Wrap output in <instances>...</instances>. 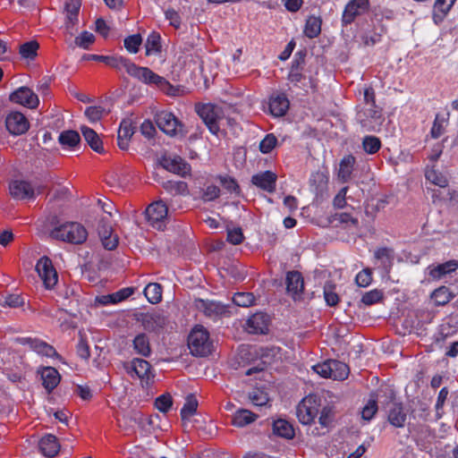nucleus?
I'll use <instances>...</instances> for the list:
<instances>
[{
  "instance_id": "5",
  "label": "nucleus",
  "mask_w": 458,
  "mask_h": 458,
  "mask_svg": "<svg viewBox=\"0 0 458 458\" xmlns=\"http://www.w3.org/2000/svg\"><path fill=\"white\" fill-rule=\"evenodd\" d=\"M320 400L315 395L306 396L297 405L296 415L303 425L311 424L319 412Z\"/></svg>"
},
{
  "instance_id": "47",
  "label": "nucleus",
  "mask_w": 458,
  "mask_h": 458,
  "mask_svg": "<svg viewBox=\"0 0 458 458\" xmlns=\"http://www.w3.org/2000/svg\"><path fill=\"white\" fill-rule=\"evenodd\" d=\"M233 301L239 307H250L255 301V297L252 293H236L233 297Z\"/></svg>"
},
{
  "instance_id": "63",
  "label": "nucleus",
  "mask_w": 458,
  "mask_h": 458,
  "mask_svg": "<svg viewBox=\"0 0 458 458\" xmlns=\"http://www.w3.org/2000/svg\"><path fill=\"white\" fill-rule=\"evenodd\" d=\"M105 112V109L101 106H89L85 110V115L91 121V122H97L101 119L103 114Z\"/></svg>"
},
{
  "instance_id": "53",
  "label": "nucleus",
  "mask_w": 458,
  "mask_h": 458,
  "mask_svg": "<svg viewBox=\"0 0 458 458\" xmlns=\"http://www.w3.org/2000/svg\"><path fill=\"white\" fill-rule=\"evenodd\" d=\"M141 43L142 38L140 34L131 35L124 39V47L127 49L128 52L136 54L138 53Z\"/></svg>"
},
{
  "instance_id": "39",
  "label": "nucleus",
  "mask_w": 458,
  "mask_h": 458,
  "mask_svg": "<svg viewBox=\"0 0 458 458\" xmlns=\"http://www.w3.org/2000/svg\"><path fill=\"white\" fill-rule=\"evenodd\" d=\"M58 140L63 147L73 148L80 143L81 137L76 131L68 130L60 133Z\"/></svg>"
},
{
  "instance_id": "20",
  "label": "nucleus",
  "mask_w": 458,
  "mask_h": 458,
  "mask_svg": "<svg viewBox=\"0 0 458 458\" xmlns=\"http://www.w3.org/2000/svg\"><path fill=\"white\" fill-rule=\"evenodd\" d=\"M126 371L130 374L134 373L139 378L149 379L151 374V365L146 360L134 358L131 362L124 365Z\"/></svg>"
},
{
  "instance_id": "31",
  "label": "nucleus",
  "mask_w": 458,
  "mask_h": 458,
  "mask_svg": "<svg viewBox=\"0 0 458 458\" xmlns=\"http://www.w3.org/2000/svg\"><path fill=\"white\" fill-rule=\"evenodd\" d=\"M456 0H436L433 9V20L439 25L450 11Z\"/></svg>"
},
{
  "instance_id": "46",
  "label": "nucleus",
  "mask_w": 458,
  "mask_h": 458,
  "mask_svg": "<svg viewBox=\"0 0 458 458\" xmlns=\"http://www.w3.org/2000/svg\"><path fill=\"white\" fill-rule=\"evenodd\" d=\"M162 186L167 192L174 195L183 194L187 191V183L184 182L165 181Z\"/></svg>"
},
{
  "instance_id": "7",
  "label": "nucleus",
  "mask_w": 458,
  "mask_h": 458,
  "mask_svg": "<svg viewBox=\"0 0 458 458\" xmlns=\"http://www.w3.org/2000/svg\"><path fill=\"white\" fill-rule=\"evenodd\" d=\"M134 318L137 322L141 324L146 331L155 333H157L163 329L167 322L166 317L161 310L138 312L134 314Z\"/></svg>"
},
{
  "instance_id": "13",
  "label": "nucleus",
  "mask_w": 458,
  "mask_h": 458,
  "mask_svg": "<svg viewBox=\"0 0 458 458\" xmlns=\"http://www.w3.org/2000/svg\"><path fill=\"white\" fill-rule=\"evenodd\" d=\"M9 191L11 196L18 200L35 199V190L30 182L23 180H14L10 182Z\"/></svg>"
},
{
  "instance_id": "11",
  "label": "nucleus",
  "mask_w": 458,
  "mask_h": 458,
  "mask_svg": "<svg viewBox=\"0 0 458 458\" xmlns=\"http://www.w3.org/2000/svg\"><path fill=\"white\" fill-rule=\"evenodd\" d=\"M36 270L47 288H52L58 280V276L49 258H40L36 265Z\"/></svg>"
},
{
  "instance_id": "49",
  "label": "nucleus",
  "mask_w": 458,
  "mask_h": 458,
  "mask_svg": "<svg viewBox=\"0 0 458 458\" xmlns=\"http://www.w3.org/2000/svg\"><path fill=\"white\" fill-rule=\"evenodd\" d=\"M333 379L344 380L349 375V367L341 361L333 360Z\"/></svg>"
},
{
  "instance_id": "19",
  "label": "nucleus",
  "mask_w": 458,
  "mask_h": 458,
  "mask_svg": "<svg viewBox=\"0 0 458 458\" xmlns=\"http://www.w3.org/2000/svg\"><path fill=\"white\" fill-rule=\"evenodd\" d=\"M270 318L267 314L258 312L247 320V330L250 334H267Z\"/></svg>"
},
{
  "instance_id": "56",
  "label": "nucleus",
  "mask_w": 458,
  "mask_h": 458,
  "mask_svg": "<svg viewBox=\"0 0 458 458\" xmlns=\"http://www.w3.org/2000/svg\"><path fill=\"white\" fill-rule=\"evenodd\" d=\"M277 139L273 133L267 134L259 143V150L263 154H268L276 146Z\"/></svg>"
},
{
  "instance_id": "29",
  "label": "nucleus",
  "mask_w": 458,
  "mask_h": 458,
  "mask_svg": "<svg viewBox=\"0 0 458 458\" xmlns=\"http://www.w3.org/2000/svg\"><path fill=\"white\" fill-rule=\"evenodd\" d=\"M81 59L84 61L102 62L106 65L115 69H120L121 67H123L126 61V58L122 56H110L88 54L83 55Z\"/></svg>"
},
{
  "instance_id": "26",
  "label": "nucleus",
  "mask_w": 458,
  "mask_h": 458,
  "mask_svg": "<svg viewBox=\"0 0 458 458\" xmlns=\"http://www.w3.org/2000/svg\"><path fill=\"white\" fill-rule=\"evenodd\" d=\"M40 374L43 386L48 393H51L61 379L58 370L53 367H46L43 368Z\"/></svg>"
},
{
  "instance_id": "6",
  "label": "nucleus",
  "mask_w": 458,
  "mask_h": 458,
  "mask_svg": "<svg viewBox=\"0 0 458 458\" xmlns=\"http://www.w3.org/2000/svg\"><path fill=\"white\" fill-rule=\"evenodd\" d=\"M196 111L209 131L217 135L220 131L219 123L222 119L220 108L211 104H202L196 106Z\"/></svg>"
},
{
  "instance_id": "10",
  "label": "nucleus",
  "mask_w": 458,
  "mask_h": 458,
  "mask_svg": "<svg viewBox=\"0 0 458 458\" xmlns=\"http://www.w3.org/2000/svg\"><path fill=\"white\" fill-rule=\"evenodd\" d=\"M359 120L363 128L369 131H377L384 121L381 109L374 106L367 107L362 113L359 114Z\"/></svg>"
},
{
  "instance_id": "2",
  "label": "nucleus",
  "mask_w": 458,
  "mask_h": 458,
  "mask_svg": "<svg viewBox=\"0 0 458 458\" xmlns=\"http://www.w3.org/2000/svg\"><path fill=\"white\" fill-rule=\"evenodd\" d=\"M50 236L72 244H81L87 240L88 232L80 223L68 222L55 227L51 231Z\"/></svg>"
},
{
  "instance_id": "1",
  "label": "nucleus",
  "mask_w": 458,
  "mask_h": 458,
  "mask_svg": "<svg viewBox=\"0 0 458 458\" xmlns=\"http://www.w3.org/2000/svg\"><path fill=\"white\" fill-rule=\"evenodd\" d=\"M123 67L131 76L145 83L156 84L163 90H165L169 95H175L177 91V89H175L174 87L171 85L165 78L157 75L149 68L137 66L136 64L131 63L128 59H126Z\"/></svg>"
},
{
  "instance_id": "3",
  "label": "nucleus",
  "mask_w": 458,
  "mask_h": 458,
  "mask_svg": "<svg viewBox=\"0 0 458 458\" xmlns=\"http://www.w3.org/2000/svg\"><path fill=\"white\" fill-rule=\"evenodd\" d=\"M191 353L197 357H205L211 352L212 344L208 332L202 327H195L188 336Z\"/></svg>"
},
{
  "instance_id": "14",
  "label": "nucleus",
  "mask_w": 458,
  "mask_h": 458,
  "mask_svg": "<svg viewBox=\"0 0 458 458\" xmlns=\"http://www.w3.org/2000/svg\"><path fill=\"white\" fill-rule=\"evenodd\" d=\"M5 125L8 131L13 135H21L30 128L27 118L20 112L10 113L5 119Z\"/></svg>"
},
{
  "instance_id": "48",
  "label": "nucleus",
  "mask_w": 458,
  "mask_h": 458,
  "mask_svg": "<svg viewBox=\"0 0 458 458\" xmlns=\"http://www.w3.org/2000/svg\"><path fill=\"white\" fill-rule=\"evenodd\" d=\"M359 34L354 35V38H360L365 46H373L380 40V34L376 33L375 30H358Z\"/></svg>"
},
{
  "instance_id": "16",
  "label": "nucleus",
  "mask_w": 458,
  "mask_h": 458,
  "mask_svg": "<svg viewBox=\"0 0 458 458\" xmlns=\"http://www.w3.org/2000/svg\"><path fill=\"white\" fill-rule=\"evenodd\" d=\"M195 307L199 311H202L205 316L211 318H216L227 312L226 305L215 301L197 299L195 301Z\"/></svg>"
},
{
  "instance_id": "43",
  "label": "nucleus",
  "mask_w": 458,
  "mask_h": 458,
  "mask_svg": "<svg viewBox=\"0 0 458 458\" xmlns=\"http://www.w3.org/2000/svg\"><path fill=\"white\" fill-rule=\"evenodd\" d=\"M335 284L332 282H327L324 285V299L327 305L335 307L338 304L340 298L335 292Z\"/></svg>"
},
{
  "instance_id": "4",
  "label": "nucleus",
  "mask_w": 458,
  "mask_h": 458,
  "mask_svg": "<svg viewBox=\"0 0 458 458\" xmlns=\"http://www.w3.org/2000/svg\"><path fill=\"white\" fill-rule=\"evenodd\" d=\"M154 120L159 130L168 136L174 137L179 134L184 136L187 133L184 125L171 112H157Z\"/></svg>"
},
{
  "instance_id": "18",
  "label": "nucleus",
  "mask_w": 458,
  "mask_h": 458,
  "mask_svg": "<svg viewBox=\"0 0 458 458\" xmlns=\"http://www.w3.org/2000/svg\"><path fill=\"white\" fill-rule=\"evenodd\" d=\"M278 352L279 348L277 347H260L259 350H255V353L259 356L261 361L257 366L250 368L246 371V375L250 376L254 373L263 371L266 366L273 361Z\"/></svg>"
},
{
  "instance_id": "59",
  "label": "nucleus",
  "mask_w": 458,
  "mask_h": 458,
  "mask_svg": "<svg viewBox=\"0 0 458 458\" xmlns=\"http://www.w3.org/2000/svg\"><path fill=\"white\" fill-rule=\"evenodd\" d=\"M172 397L170 394H162L155 401L156 408L161 412H167L172 406Z\"/></svg>"
},
{
  "instance_id": "58",
  "label": "nucleus",
  "mask_w": 458,
  "mask_h": 458,
  "mask_svg": "<svg viewBox=\"0 0 458 458\" xmlns=\"http://www.w3.org/2000/svg\"><path fill=\"white\" fill-rule=\"evenodd\" d=\"M198 407V402L196 399L190 397L187 399L183 407L181 410V417L182 420H187L189 417L192 416Z\"/></svg>"
},
{
  "instance_id": "41",
  "label": "nucleus",
  "mask_w": 458,
  "mask_h": 458,
  "mask_svg": "<svg viewBox=\"0 0 458 458\" xmlns=\"http://www.w3.org/2000/svg\"><path fill=\"white\" fill-rule=\"evenodd\" d=\"M161 37L158 32L153 30L146 41V55H156L161 51Z\"/></svg>"
},
{
  "instance_id": "33",
  "label": "nucleus",
  "mask_w": 458,
  "mask_h": 458,
  "mask_svg": "<svg viewBox=\"0 0 458 458\" xmlns=\"http://www.w3.org/2000/svg\"><path fill=\"white\" fill-rule=\"evenodd\" d=\"M38 49L39 43L37 40L32 39L20 45L19 54L22 59L33 61L38 56Z\"/></svg>"
},
{
  "instance_id": "64",
  "label": "nucleus",
  "mask_w": 458,
  "mask_h": 458,
  "mask_svg": "<svg viewBox=\"0 0 458 458\" xmlns=\"http://www.w3.org/2000/svg\"><path fill=\"white\" fill-rule=\"evenodd\" d=\"M377 411V404L375 400H369L362 409L361 417L365 420H370Z\"/></svg>"
},
{
  "instance_id": "57",
  "label": "nucleus",
  "mask_w": 458,
  "mask_h": 458,
  "mask_svg": "<svg viewBox=\"0 0 458 458\" xmlns=\"http://www.w3.org/2000/svg\"><path fill=\"white\" fill-rule=\"evenodd\" d=\"M220 184L230 193L239 194L240 187L236 181L229 176H218Z\"/></svg>"
},
{
  "instance_id": "8",
  "label": "nucleus",
  "mask_w": 458,
  "mask_h": 458,
  "mask_svg": "<svg viewBox=\"0 0 458 458\" xmlns=\"http://www.w3.org/2000/svg\"><path fill=\"white\" fill-rule=\"evenodd\" d=\"M167 215L168 208L162 199L152 202L146 209L148 222L157 230H164L165 227Z\"/></svg>"
},
{
  "instance_id": "38",
  "label": "nucleus",
  "mask_w": 458,
  "mask_h": 458,
  "mask_svg": "<svg viewBox=\"0 0 458 458\" xmlns=\"http://www.w3.org/2000/svg\"><path fill=\"white\" fill-rule=\"evenodd\" d=\"M163 288L160 284L149 283L144 289V295L152 304H157L162 301Z\"/></svg>"
},
{
  "instance_id": "9",
  "label": "nucleus",
  "mask_w": 458,
  "mask_h": 458,
  "mask_svg": "<svg viewBox=\"0 0 458 458\" xmlns=\"http://www.w3.org/2000/svg\"><path fill=\"white\" fill-rule=\"evenodd\" d=\"M96 230L98 237L106 250H113L118 245V236L113 233L111 220L107 216H101L98 219Z\"/></svg>"
},
{
  "instance_id": "62",
  "label": "nucleus",
  "mask_w": 458,
  "mask_h": 458,
  "mask_svg": "<svg viewBox=\"0 0 458 458\" xmlns=\"http://www.w3.org/2000/svg\"><path fill=\"white\" fill-rule=\"evenodd\" d=\"M372 281V274L369 268H365L358 273L355 282L360 287H367Z\"/></svg>"
},
{
  "instance_id": "24",
  "label": "nucleus",
  "mask_w": 458,
  "mask_h": 458,
  "mask_svg": "<svg viewBox=\"0 0 458 458\" xmlns=\"http://www.w3.org/2000/svg\"><path fill=\"white\" fill-rule=\"evenodd\" d=\"M407 419L406 411L402 403H392L388 408L387 420L395 428H403Z\"/></svg>"
},
{
  "instance_id": "37",
  "label": "nucleus",
  "mask_w": 458,
  "mask_h": 458,
  "mask_svg": "<svg viewBox=\"0 0 458 458\" xmlns=\"http://www.w3.org/2000/svg\"><path fill=\"white\" fill-rule=\"evenodd\" d=\"M354 164L355 157L352 155L346 156L341 160L338 176L343 182H347L351 179Z\"/></svg>"
},
{
  "instance_id": "32",
  "label": "nucleus",
  "mask_w": 458,
  "mask_h": 458,
  "mask_svg": "<svg viewBox=\"0 0 458 458\" xmlns=\"http://www.w3.org/2000/svg\"><path fill=\"white\" fill-rule=\"evenodd\" d=\"M81 131L85 140L94 151L100 154L104 152L103 142L98 134L93 129L82 126Z\"/></svg>"
},
{
  "instance_id": "21",
  "label": "nucleus",
  "mask_w": 458,
  "mask_h": 458,
  "mask_svg": "<svg viewBox=\"0 0 458 458\" xmlns=\"http://www.w3.org/2000/svg\"><path fill=\"white\" fill-rule=\"evenodd\" d=\"M160 163L165 170L182 176H185L191 169L190 165L179 156L165 157Z\"/></svg>"
},
{
  "instance_id": "40",
  "label": "nucleus",
  "mask_w": 458,
  "mask_h": 458,
  "mask_svg": "<svg viewBox=\"0 0 458 458\" xmlns=\"http://www.w3.org/2000/svg\"><path fill=\"white\" fill-rule=\"evenodd\" d=\"M95 40L96 38L91 32L83 30L80 35L75 37L72 42L69 43V46L72 48L78 47L82 49H89Z\"/></svg>"
},
{
  "instance_id": "12",
  "label": "nucleus",
  "mask_w": 458,
  "mask_h": 458,
  "mask_svg": "<svg viewBox=\"0 0 458 458\" xmlns=\"http://www.w3.org/2000/svg\"><path fill=\"white\" fill-rule=\"evenodd\" d=\"M286 292L294 301H301L304 291V279L301 272L293 270L286 273Z\"/></svg>"
},
{
  "instance_id": "36",
  "label": "nucleus",
  "mask_w": 458,
  "mask_h": 458,
  "mask_svg": "<svg viewBox=\"0 0 458 458\" xmlns=\"http://www.w3.org/2000/svg\"><path fill=\"white\" fill-rule=\"evenodd\" d=\"M133 349L138 354L148 357L151 353L149 338L145 333L137 335L132 342Z\"/></svg>"
},
{
  "instance_id": "50",
  "label": "nucleus",
  "mask_w": 458,
  "mask_h": 458,
  "mask_svg": "<svg viewBox=\"0 0 458 458\" xmlns=\"http://www.w3.org/2000/svg\"><path fill=\"white\" fill-rule=\"evenodd\" d=\"M383 297H384V294H383L382 291L374 289V290L365 293L362 295L360 302H362L366 306H370V305L376 304V303L379 302L380 301H382Z\"/></svg>"
},
{
  "instance_id": "17",
  "label": "nucleus",
  "mask_w": 458,
  "mask_h": 458,
  "mask_svg": "<svg viewBox=\"0 0 458 458\" xmlns=\"http://www.w3.org/2000/svg\"><path fill=\"white\" fill-rule=\"evenodd\" d=\"M369 7V0H351L343 13L344 25L350 24L356 16L365 13Z\"/></svg>"
},
{
  "instance_id": "60",
  "label": "nucleus",
  "mask_w": 458,
  "mask_h": 458,
  "mask_svg": "<svg viewBox=\"0 0 458 458\" xmlns=\"http://www.w3.org/2000/svg\"><path fill=\"white\" fill-rule=\"evenodd\" d=\"M220 195V189L218 186L210 184L202 190L201 199L204 201H212L217 199Z\"/></svg>"
},
{
  "instance_id": "54",
  "label": "nucleus",
  "mask_w": 458,
  "mask_h": 458,
  "mask_svg": "<svg viewBox=\"0 0 458 458\" xmlns=\"http://www.w3.org/2000/svg\"><path fill=\"white\" fill-rule=\"evenodd\" d=\"M318 422L323 428H328L334 420V411L331 406L326 405L319 410Z\"/></svg>"
},
{
  "instance_id": "28",
  "label": "nucleus",
  "mask_w": 458,
  "mask_h": 458,
  "mask_svg": "<svg viewBox=\"0 0 458 458\" xmlns=\"http://www.w3.org/2000/svg\"><path fill=\"white\" fill-rule=\"evenodd\" d=\"M81 5V0H65L66 29L78 25V15Z\"/></svg>"
},
{
  "instance_id": "23",
  "label": "nucleus",
  "mask_w": 458,
  "mask_h": 458,
  "mask_svg": "<svg viewBox=\"0 0 458 458\" xmlns=\"http://www.w3.org/2000/svg\"><path fill=\"white\" fill-rule=\"evenodd\" d=\"M276 174L271 171H265L251 177V182L257 187L267 192H274L276 190Z\"/></svg>"
},
{
  "instance_id": "30",
  "label": "nucleus",
  "mask_w": 458,
  "mask_h": 458,
  "mask_svg": "<svg viewBox=\"0 0 458 458\" xmlns=\"http://www.w3.org/2000/svg\"><path fill=\"white\" fill-rule=\"evenodd\" d=\"M272 428L275 435L285 439H293L295 436L293 425L284 419L274 420Z\"/></svg>"
},
{
  "instance_id": "35",
  "label": "nucleus",
  "mask_w": 458,
  "mask_h": 458,
  "mask_svg": "<svg viewBox=\"0 0 458 458\" xmlns=\"http://www.w3.org/2000/svg\"><path fill=\"white\" fill-rule=\"evenodd\" d=\"M328 182L327 175L321 171L312 173L310 178L311 191L317 195L321 194L327 188Z\"/></svg>"
},
{
  "instance_id": "34",
  "label": "nucleus",
  "mask_w": 458,
  "mask_h": 458,
  "mask_svg": "<svg viewBox=\"0 0 458 458\" xmlns=\"http://www.w3.org/2000/svg\"><path fill=\"white\" fill-rule=\"evenodd\" d=\"M258 419V415L246 409H240L235 411L233 417V425L242 428Z\"/></svg>"
},
{
  "instance_id": "51",
  "label": "nucleus",
  "mask_w": 458,
  "mask_h": 458,
  "mask_svg": "<svg viewBox=\"0 0 458 458\" xmlns=\"http://www.w3.org/2000/svg\"><path fill=\"white\" fill-rule=\"evenodd\" d=\"M250 400L256 406H266L269 402L267 394L260 389H255L250 393Z\"/></svg>"
},
{
  "instance_id": "55",
  "label": "nucleus",
  "mask_w": 458,
  "mask_h": 458,
  "mask_svg": "<svg viewBox=\"0 0 458 458\" xmlns=\"http://www.w3.org/2000/svg\"><path fill=\"white\" fill-rule=\"evenodd\" d=\"M375 258L379 259L385 267H390L394 259V251L388 248H381L375 252Z\"/></svg>"
},
{
  "instance_id": "42",
  "label": "nucleus",
  "mask_w": 458,
  "mask_h": 458,
  "mask_svg": "<svg viewBox=\"0 0 458 458\" xmlns=\"http://www.w3.org/2000/svg\"><path fill=\"white\" fill-rule=\"evenodd\" d=\"M431 298L437 305L444 306L454 298V295L448 287L440 286L432 293Z\"/></svg>"
},
{
  "instance_id": "15",
  "label": "nucleus",
  "mask_w": 458,
  "mask_h": 458,
  "mask_svg": "<svg viewBox=\"0 0 458 458\" xmlns=\"http://www.w3.org/2000/svg\"><path fill=\"white\" fill-rule=\"evenodd\" d=\"M9 99L13 103L22 105L29 108H35L39 103L38 96L28 87H21L13 91L10 95Z\"/></svg>"
},
{
  "instance_id": "61",
  "label": "nucleus",
  "mask_w": 458,
  "mask_h": 458,
  "mask_svg": "<svg viewBox=\"0 0 458 458\" xmlns=\"http://www.w3.org/2000/svg\"><path fill=\"white\" fill-rule=\"evenodd\" d=\"M333 360H328V361H326L322 364H318L316 366H314V370L318 374L320 375L321 377H330V378H333Z\"/></svg>"
},
{
  "instance_id": "45",
  "label": "nucleus",
  "mask_w": 458,
  "mask_h": 458,
  "mask_svg": "<svg viewBox=\"0 0 458 458\" xmlns=\"http://www.w3.org/2000/svg\"><path fill=\"white\" fill-rule=\"evenodd\" d=\"M426 179L430 182L445 188L448 185V180L441 173L437 172L435 169H427L425 173Z\"/></svg>"
},
{
  "instance_id": "25",
  "label": "nucleus",
  "mask_w": 458,
  "mask_h": 458,
  "mask_svg": "<svg viewBox=\"0 0 458 458\" xmlns=\"http://www.w3.org/2000/svg\"><path fill=\"white\" fill-rule=\"evenodd\" d=\"M429 276L434 280H439L442 277L455 273L458 269V260L451 259L445 263L438 264L436 267H428Z\"/></svg>"
},
{
  "instance_id": "27",
  "label": "nucleus",
  "mask_w": 458,
  "mask_h": 458,
  "mask_svg": "<svg viewBox=\"0 0 458 458\" xmlns=\"http://www.w3.org/2000/svg\"><path fill=\"white\" fill-rule=\"evenodd\" d=\"M38 448L45 456L54 457L57 454L60 445L55 436L47 434L39 440Z\"/></svg>"
},
{
  "instance_id": "52",
  "label": "nucleus",
  "mask_w": 458,
  "mask_h": 458,
  "mask_svg": "<svg viewBox=\"0 0 458 458\" xmlns=\"http://www.w3.org/2000/svg\"><path fill=\"white\" fill-rule=\"evenodd\" d=\"M135 131V126L132 124V121L130 119H123L121 122L119 130H118V137L126 140H130Z\"/></svg>"
},
{
  "instance_id": "22",
  "label": "nucleus",
  "mask_w": 458,
  "mask_h": 458,
  "mask_svg": "<svg viewBox=\"0 0 458 458\" xmlns=\"http://www.w3.org/2000/svg\"><path fill=\"white\" fill-rule=\"evenodd\" d=\"M290 102L284 93L272 95L269 99V112L275 117L284 116L289 109Z\"/></svg>"
},
{
  "instance_id": "44",
  "label": "nucleus",
  "mask_w": 458,
  "mask_h": 458,
  "mask_svg": "<svg viewBox=\"0 0 458 458\" xmlns=\"http://www.w3.org/2000/svg\"><path fill=\"white\" fill-rule=\"evenodd\" d=\"M362 147L366 153L373 155L381 148V141L376 136H366L362 140Z\"/></svg>"
}]
</instances>
